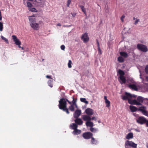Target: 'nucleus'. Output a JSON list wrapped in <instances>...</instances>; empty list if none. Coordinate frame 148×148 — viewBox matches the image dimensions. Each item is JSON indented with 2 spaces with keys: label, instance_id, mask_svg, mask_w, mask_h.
<instances>
[{
  "label": "nucleus",
  "instance_id": "35",
  "mask_svg": "<svg viewBox=\"0 0 148 148\" xmlns=\"http://www.w3.org/2000/svg\"><path fill=\"white\" fill-rule=\"evenodd\" d=\"M145 70L146 73L148 74V65H147L145 68Z\"/></svg>",
  "mask_w": 148,
  "mask_h": 148
},
{
  "label": "nucleus",
  "instance_id": "40",
  "mask_svg": "<svg viewBox=\"0 0 148 148\" xmlns=\"http://www.w3.org/2000/svg\"><path fill=\"white\" fill-rule=\"evenodd\" d=\"M139 21V19H136V20H135V22H134V24L135 25L137 24Z\"/></svg>",
  "mask_w": 148,
  "mask_h": 148
},
{
  "label": "nucleus",
  "instance_id": "2",
  "mask_svg": "<svg viewBox=\"0 0 148 148\" xmlns=\"http://www.w3.org/2000/svg\"><path fill=\"white\" fill-rule=\"evenodd\" d=\"M28 18L31 27L34 30H38L40 28V26L38 23H36V19L35 16H29Z\"/></svg>",
  "mask_w": 148,
  "mask_h": 148
},
{
  "label": "nucleus",
  "instance_id": "34",
  "mask_svg": "<svg viewBox=\"0 0 148 148\" xmlns=\"http://www.w3.org/2000/svg\"><path fill=\"white\" fill-rule=\"evenodd\" d=\"M98 50L99 53H100V54H101L102 53V52H101V49H100V48H99V43H98Z\"/></svg>",
  "mask_w": 148,
  "mask_h": 148
},
{
  "label": "nucleus",
  "instance_id": "46",
  "mask_svg": "<svg viewBox=\"0 0 148 148\" xmlns=\"http://www.w3.org/2000/svg\"><path fill=\"white\" fill-rule=\"evenodd\" d=\"M21 45H17L18 46V47L21 48V47L20 46Z\"/></svg>",
  "mask_w": 148,
  "mask_h": 148
},
{
  "label": "nucleus",
  "instance_id": "27",
  "mask_svg": "<svg viewBox=\"0 0 148 148\" xmlns=\"http://www.w3.org/2000/svg\"><path fill=\"white\" fill-rule=\"evenodd\" d=\"M124 58L123 57L120 56L118 58V61L122 63L124 61Z\"/></svg>",
  "mask_w": 148,
  "mask_h": 148
},
{
  "label": "nucleus",
  "instance_id": "38",
  "mask_svg": "<svg viewBox=\"0 0 148 148\" xmlns=\"http://www.w3.org/2000/svg\"><path fill=\"white\" fill-rule=\"evenodd\" d=\"M125 18V16L124 15H122L121 18V20L122 22H124V20Z\"/></svg>",
  "mask_w": 148,
  "mask_h": 148
},
{
  "label": "nucleus",
  "instance_id": "23",
  "mask_svg": "<svg viewBox=\"0 0 148 148\" xmlns=\"http://www.w3.org/2000/svg\"><path fill=\"white\" fill-rule=\"evenodd\" d=\"M120 54L121 56L124 58H127L128 56L127 54L125 52H120Z\"/></svg>",
  "mask_w": 148,
  "mask_h": 148
},
{
  "label": "nucleus",
  "instance_id": "16",
  "mask_svg": "<svg viewBox=\"0 0 148 148\" xmlns=\"http://www.w3.org/2000/svg\"><path fill=\"white\" fill-rule=\"evenodd\" d=\"M81 113V110H76L74 112L73 114V116L74 118H77L80 115Z\"/></svg>",
  "mask_w": 148,
  "mask_h": 148
},
{
  "label": "nucleus",
  "instance_id": "39",
  "mask_svg": "<svg viewBox=\"0 0 148 148\" xmlns=\"http://www.w3.org/2000/svg\"><path fill=\"white\" fill-rule=\"evenodd\" d=\"M60 48L62 50L64 51L65 49V46L64 45H62L61 46Z\"/></svg>",
  "mask_w": 148,
  "mask_h": 148
},
{
  "label": "nucleus",
  "instance_id": "18",
  "mask_svg": "<svg viewBox=\"0 0 148 148\" xmlns=\"http://www.w3.org/2000/svg\"><path fill=\"white\" fill-rule=\"evenodd\" d=\"M139 72L140 73V78L142 79V82L143 83H145V81L148 82V77H145V79L144 80L143 78L142 77L141 72L140 70H139Z\"/></svg>",
  "mask_w": 148,
  "mask_h": 148
},
{
  "label": "nucleus",
  "instance_id": "37",
  "mask_svg": "<svg viewBox=\"0 0 148 148\" xmlns=\"http://www.w3.org/2000/svg\"><path fill=\"white\" fill-rule=\"evenodd\" d=\"M71 2V0H68L67 3V6L69 7Z\"/></svg>",
  "mask_w": 148,
  "mask_h": 148
},
{
  "label": "nucleus",
  "instance_id": "42",
  "mask_svg": "<svg viewBox=\"0 0 148 148\" xmlns=\"http://www.w3.org/2000/svg\"><path fill=\"white\" fill-rule=\"evenodd\" d=\"M72 104H75V105H77L76 103H75V101L74 100V99L73 98V100L72 101Z\"/></svg>",
  "mask_w": 148,
  "mask_h": 148
},
{
  "label": "nucleus",
  "instance_id": "50",
  "mask_svg": "<svg viewBox=\"0 0 148 148\" xmlns=\"http://www.w3.org/2000/svg\"><path fill=\"white\" fill-rule=\"evenodd\" d=\"M137 131V132H140V131H139V130H136Z\"/></svg>",
  "mask_w": 148,
  "mask_h": 148
},
{
  "label": "nucleus",
  "instance_id": "48",
  "mask_svg": "<svg viewBox=\"0 0 148 148\" xmlns=\"http://www.w3.org/2000/svg\"><path fill=\"white\" fill-rule=\"evenodd\" d=\"M22 49V50H23L24 49V48H23V47H21V48Z\"/></svg>",
  "mask_w": 148,
  "mask_h": 148
},
{
  "label": "nucleus",
  "instance_id": "52",
  "mask_svg": "<svg viewBox=\"0 0 148 148\" xmlns=\"http://www.w3.org/2000/svg\"><path fill=\"white\" fill-rule=\"evenodd\" d=\"M40 1H41V0H39Z\"/></svg>",
  "mask_w": 148,
  "mask_h": 148
},
{
  "label": "nucleus",
  "instance_id": "47",
  "mask_svg": "<svg viewBox=\"0 0 148 148\" xmlns=\"http://www.w3.org/2000/svg\"><path fill=\"white\" fill-rule=\"evenodd\" d=\"M92 132H94L95 130H90ZM96 131V130H95Z\"/></svg>",
  "mask_w": 148,
  "mask_h": 148
},
{
  "label": "nucleus",
  "instance_id": "44",
  "mask_svg": "<svg viewBox=\"0 0 148 148\" xmlns=\"http://www.w3.org/2000/svg\"><path fill=\"white\" fill-rule=\"evenodd\" d=\"M57 26H61V24L60 23H58V24H57Z\"/></svg>",
  "mask_w": 148,
  "mask_h": 148
},
{
  "label": "nucleus",
  "instance_id": "1",
  "mask_svg": "<svg viewBox=\"0 0 148 148\" xmlns=\"http://www.w3.org/2000/svg\"><path fill=\"white\" fill-rule=\"evenodd\" d=\"M122 99L123 100H128L129 103L137 105H141V102L143 101V98L141 97H138L137 98V101L136 100L133 99L136 97V96L134 95H131L129 93H125V96H121Z\"/></svg>",
  "mask_w": 148,
  "mask_h": 148
},
{
  "label": "nucleus",
  "instance_id": "25",
  "mask_svg": "<svg viewBox=\"0 0 148 148\" xmlns=\"http://www.w3.org/2000/svg\"><path fill=\"white\" fill-rule=\"evenodd\" d=\"M71 128L73 130H77V125L75 123H72L70 125Z\"/></svg>",
  "mask_w": 148,
  "mask_h": 148
},
{
  "label": "nucleus",
  "instance_id": "4",
  "mask_svg": "<svg viewBox=\"0 0 148 148\" xmlns=\"http://www.w3.org/2000/svg\"><path fill=\"white\" fill-rule=\"evenodd\" d=\"M131 83L129 85L130 88L135 90H138L143 92H145L147 90V89L144 87L138 85L133 79L131 80Z\"/></svg>",
  "mask_w": 148,
  "mask_h": 148
},
{
  "label": "nucleus",
  "instance_id": "7",
  "mask_svg": "<svg viewBox=\"0 0 148 148\" xmlns=\"http://www.w3.org/2000/svg\"><path fill=\"white\" fill-rule=\"evenodd\" d=\"M125 148H129V147L132 148H136L137 144L132 141L127 140L125 142Z\"/></svg>",
  "mask_w": 148,
  "mask_h": 148
},
{
  "label": "nucleus",
  "instance_id": "10",
  "mask_svg": "<svg viewBox=\"0 0 148 148\" xmlns=\"http://www.w3.org/2000/svg\"><path fill=\"white\" fill-rule=\"evenodd\" d=\"M81 39L84 43H86L89 40V38L88 33H85L83 34L81 36Z\"/></svg>",
  "mask_w": 148,
  "mask_h": 148
},
{
  "label": "nucleus",
  "instance_id": "19",
  "mask_svg": "<svg viewBox=\"0 0 148 148\" xmlns=\"http://www.w3.org/2000/svg\"><path fill=\"white\" fill-rule=\"evenodd\" d=\"M75 108H77V105L75 104L71 105L69 107L70 110L72 111H73L74 110Z\"/></svg>",
  "mask_w": 148,
  "mask_h": 148
},
{
  "label": "nucleus",
  "instance_id": "3",
  "mask_svg": "<svg viewBox=\"0 0 148 148\" xmlns=\"http://www.w3.org/2000/svg\"><path fill=\"white\" fill-rule=\"evenodd\" d=\"M71 104V103L67 99L62 98L60 99L59 101V107L60 109L64 111H65L67 114L69 113L68 110L66 107V101Z\"/></svg>",
  "mask_w": 148,
  "mask_h": 148
},
{
  "label": "nucleus",
  "instance_id": "51",
  "mask_svg": "<svg viewBox=\"0 0 148 148\" xmlns=\"http://www.w3.org/2000/svg\"><path fill=\"white\" fill-rule=\"evenodd\" d=\"M147 148H148V146H147Z\"/></svg>",
  "mask_w": 148,
  "mask_h": 148
},
{
  "label": "nucleus",
  "instance_id": "22",
  "mask_svg": "<svg viewBox=\"0 0 148 148\" xmlns=\"http://www.w3.org/2000/svg\"><path fill=\"white\" fill-rule=\"evenodd\" d=\"M75 121L76 123L79 125H82L83 123L82 121L80 119H76L75 120Z\"/></svg>",
  "mask_w": 148,
  "mask_h": 148
},
{
  "label": "nucleus",
  "instance_id": "5",
  "mask_svg": "<svg viewBox=\"0 0 148 148\" xmlns=\"http://www.w3.org/2000/svg\"><path fill=\"white\" fill-rule=\"evenodd\" d=\"M82 118L84 121H86L85 124L87 127H89L90 130H94L93 127L94 126V124L93 123L90 121L91 119L90 116L86 115H83Z\"/></svg>",
  "mask_w": 148,
  "mask_h": 148
},
{
  "label": "nucleus",
  "instance_id": "28",
  "mask_svg": "<svg viewBox=\"0 0 148 148\" xmlns=\"http://www.w3.org/2000/svg\"><path fill=\"white\" fill-rule=\"evenodd\" d=\"M28 10L32 12H37V10L34 8L32 7L29 8Z\"/></svg>",
  "mask_w": 148,
  "mask_h": 148
},
{
  "label": "nucleus",
  "instance_id": "32",
  "mask_svg": "<svg viewBox=\"0 0 148 148\" xmlns=\"http://www.w3.org/2000/svg\"><path fill=\"white\" fill-rule=\"evenodd\" d=\"M72 62L71 60H69V62L68 63V67L69 68H71L72 67L71 64Z\"/></svg>",
  "mask_w": 148,
  "mask_h": 148
},
{
  "label": "nucleus",
  "instance_id": "49",
  "mask_svg": "<svg viewBox=\"0 0 148 148\" xmlns=\"http://www.w3.org/2000/svg\"><path fill=\"white\" fill-rule=\"evenodd\" d=\"M133 19H134V20H135V18L134 17L133 18Z\"/></svg>",
  "mask_w": 148,
  "mask_h": 148
},
{
  "label": "nucleus",
  "instance_id": "12",
  "mask_svg": "<svg viewBox=\"0 0 148 148\" xmlns=\"http://www.w3.org/2000/svg\"><path fill=\"white\" fill-rule=\"evenodd\" d=\"M12 37L14 44L16 45H19L21 44V42L16 36L13 35L12 36Z\"/></svg>",
  "mask_w": 148,
  "mask_h": 148
},
{
  "label": "nucleus",
  "instance_id": "15",
  "mask_svg": "<svg viewBox=\"0 0 148 148\" xmlns=\"http://www.w3.org/2000/svg\"><path fill=\"white\" fill-rule=\"evenodd\" d=\"M85 112L87 114V115L89 116V115H92L94 113L93 110L90 108H88L86 109L85 111Z\"/></svg>",
  "mask_w": 148,
  "mask_h": 148
},
{
  "label": "nucleus",
  "instance_id": "29",
  "mask_svg": "<svg viewBox=\"0 0 148 148\" xmlns=\"http://www.w3.org/2000/svg\"><path fill=\"white\" fill-rule=\"evenodd\" d=\"M81 132V130H74L73 133L74 135H78Z\"/></svg>",
  "mask_w": 148,
  "mask_h": 148
},
{
  "label": "nucleus",
  "instance_id": "36",
  "mask_svg": "<svg viewBox=\"0 0 148 148\" xmlns=\"http://www.w3.org/2000/svg\"><path fill=\"white\" fill-rule=\"evenodd\" d=\"M80 8L82 11L84 12L85 13L86 11L84 7L83 6H81Z\"/></svg>",
  "mask_w": 148,
  "mask_h": 148
},
{
  "label": "nucleus",
  "instance_id": "13",
  "mask_svg": "<svg viewBox=\"0 0 148 148\" xmlns=\"http://www.w3.org/2000/svg\"><path fill=\"white\" fill-rule=\"evenodd\" d=\"M136 121L138 123L141 124H142L146 123V119L144 117L140 116L137 118Z\"/></svg>",
  "mask_w": 148,
  "mask_h": 148
},
{
  "label": "nucleus",
  "instance_id": "45",
  "mask_svg": "<svg viewBox=\"0 0 148 148\" xmlns=\"http://www.w3.org/2000/svg\"><path fill=\"white\" fill-rule=\"evenodd\" d=\"M146 124L147 126L148 127V121H146Z\"/></svg>",
  "mask_w": 148,
  "mask_h": 148
},
{
  "label": "nucleus",
  "instance_id": "31",
  "mask_svg": "<svg viewBox=\"0 0 148 148\" xmlns=\"http://www.w3.org/2000/svg\"><path fill=\"white\" fill-rule=\"evenodd\" d=\"M27 6L28 7V9H29V8H31L32 5L31 3L28 2H27Z\"/></svg>",
  "mask_w": 148,
  "mask_h": 148
},
{
  "label": "nucleus",
  "instance_id": "11",
  "mask_svg": "<svg viewBox=\"0 0 148 148\" xmlns=\"http://www.w3.org/2000/svg\"><path fill=\"white\" fill-rule=\"evenodd\" d=\"M146 110V107L144 106L140 107L138 109V111H140L143 115L148 117V112Z\"/></svg>",
  "mask_w": 148,
  "mask_h": 148
},
{
  "label": "nucleus",
  "instance_id": "8",
  "mask_svg": "<svg viewBox=\"0 0 148 148\" xmlns=\"http://www.w3.org/2000/svg\"><path fill=\"white\" fill-rule=\"evenodd\" d=\"M137 47L138 49L143 52H146L148 51L147 47L145 45L142 44H140L137 45Z\"/></svg>",
  "mask_w": 148,
  "mask_h": 148
},
{
  "label": "nucleus",
  "instance_id": "9",
  "mask_svg": "<svg viewBox=\"0 0 148 148\" xmlns=\"http://www.w3.org/2000/svg\"><path fill=\"white\" fill-rule=\"evenodd\" d=\"M93 134L90 132H86L83 133L82 134V136L86 139H89L91 138Z\"/></svg>",
  "mask_w": 148,
  "mask_h": 148
},
{
  "label": "nucleus",
  "instance_id": "33",
  "mask_svg": "<svg viewBox=\"0 0 148 148\" xmlns=\"http://www.w3.org/2000/svg\"><path fill=\"white\" fill-rule=\"evenodd\" d=\"M3 23L1 22H0V31L1 32L3 31Z\"/></svg>",
  "mask_w": 148,
  "mask_h": 148
},
{
  "label": "nucleus",
  "instance_id": "21",
  "mask_svg": "<svg viewBox=\"0 0 148 148\" xmlns=\"http://www.w3.org/2000/svg\"><path fill=\"white\" fill-rule=\"evenodd\" d=\"M130 110L132 112H134L138 110V109L137 108L133 106H130Z\"/></svg>",
  "mask_w": 148,
  "mask_h": 148
},
{
  "label": "nucleus",
  "instance_id": "24",
  "mask_svg": "<svg viewBox=\"0 0 148 148\" xmlns=\"http://www.w3.org/2000/svg\"><path fill=\"white\" fill-rule=\"evenodd\" d=\"M91 144L94 145H96L97 143V141L95 140L93 137H92L91 138Z\"/></svg>",
  "mask_w": 148,
  "mask_h": 148
},
{
  "label": "nucleus",
  "instance_id": "20",
  "mask_svg": "<svg viewBox=\"0 0 148 148\" xmlns=\"http://www.w3.org/2000/svg\"><path fill=\"white\" fill-rule=\"evenodd\" d=\"M133 133L132 132L129 133L126 136V138L127 139L129 140L133 138Z\"/></svg>",
  "mask_w": 148,
  "mask_h": 148
},
{
  "label": "nucleus",
  "instance_id": "17",
  "mask_svg": "<svg viewBox=\"0 0 148 148\" xmlns=\"http://www.w3.org/2000/svg\"><path fill=\"white\" fill-rule=\"evenodd\" d=\"M104 99L105 101V103L106 104V106L107 107H109L110 106V102L107 99L106 96H104Z\"/></svg>",
  "mask_w": 148,
  "mask_h": 148
},
{
  "label": "nucleus",
  "instance_id": "14",
  "mask_svg": "<svg viewBox=\"0 0 148 148\" xmlns=\"http://www.w3.org/2000/svg\"><path fill=\"white\" fill-rule=\"evenodd\" d=\"M46 77L49 79L47 82L48 85L51 88L52 87H53L52 83L53 81V79L51 78V76L50 75H47L46 76Z\"/></svg>",
  "mask_w": 148,
  "mask_h": 148
},
{
  "label": "nucleus",
  "instance_id": "41",
  "mask_svg": "<svg viewBox=\"0 0 148 148\" xmlns=\"http://www.w3.org/2000/svg\"><path fill=\"white\" fill-rule=\"evenodd\" d=\"M91 119V120H94L95 121H96L97 120L95 116L92 117Z\"/></svg>",
  "mask_w": 148,
  "mask_h": 148
},
{
  "label": "nucleus",
  "instance_id": "43",
  "mask_svg": "<svg viewBox=\"0 0 148 148\" xmlns=\"http://www.w3.org/2000/svg\"><path fill=\"white\" fill-rule=\"evenodd\" d=\"M2 16L1 15V11H0V20H2Z\"/></svg>",
  "mask_w": 148,
  "mask_h": 148
},
{
  "label": "nucleus",
  "instance_id": "26",
  "mask_svg": "<svg viewBox=\"0 0 148 148\" xmlns=\"http://www.w3.org/2000/svg\"><path fill=\"white\" fill-rule=\"evenodd\" d=\"M1 37L2 40H3L7 44H9V41L8 39L4 37L3 36H1Z\"/></svg>",
  "mask_w": 148,
  "mask_h": 148
},
{
  "label": "nucleus",
  "instance_id": "30",
  "mask_svg": "<svg viewBox=\"0 0 148 148\" xmlns=\"http://www.w3.org/2000/svg\"><path fill=\"white\" fill-rule=\"evenodd\" d=\"M80 100L81 102L84 103L86 104H88V101L85 98H81L80 99Z\"/></svg>",
  "mask_w": 148,
  "mask_h": 148
},
{
  "label": "nucleus",
  "instance_id": "6",
  "mask_svg": "<svg viewBox=\"0 0 148 148\" xmlns=\"http://www.w3.org/2000/svg\"><path fill=\"white\" fill-rule=\"evenodd\" d=\"M120 75L119 77V81L121 84L125 83L126 80L125 77H124L125 73L124 72L121 70H119L118 72Z\"/></svg>",
  "mask_w": 148,
  "mask_h": 148
}]
</instances>
